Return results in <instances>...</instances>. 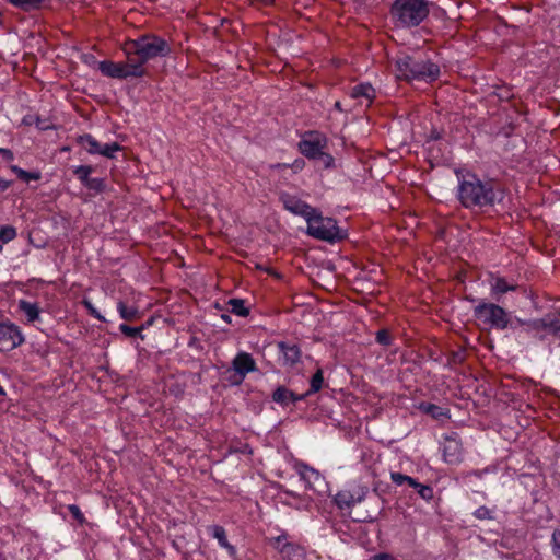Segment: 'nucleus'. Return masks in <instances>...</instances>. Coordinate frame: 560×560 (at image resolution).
I'll list each match as a JSON object with an SVG mask.
<instances>
[{"label":"nucleus","mask_w":560,"mask_h":560,"mask_svg":"<svg viewBox=\"0 0 560 560\" xmlns=\"http://www.w3.org/2000/svg\"><path fill=\"white\" fill-rule=\"evenodd\" d=\"M364 5H373L375 0H359Z\"/></svg>","instance_id":"nucleus-57"},{"label":"nucleus","mask_w":560,"mask_h":560,"mask_svg":"<svg viewBox=\"0 0 560 560\" xmlns=\"http://www.w3.org/2000/svg\"><path fill=\"white\" fill-rule=\"evenodd\" d=\"M121 49L126 58L139 68H144V65L150 60L165 58L172 54L170 43L153 33H145L135 39H127Z\"/></svg>","instance_id":"nucleus-2"},{"label":"nucleus","mask_w":560,"mask_h":560,"mask_svg":"<svg viewBox=\"0 0 560 560\" xmlns=\"http://www.w3.org/2000/svg\"><path fill=\"white\" fill-rule=\"evenodd\" d=\"M454 173L457 178L455 197L464 209L482 214L505 209L509 190L501 180L467 168H456Z\"/></svg>","instance_id":"nucleus-1"},{"label":"nucleus","mask_w":560,"mask_h":560,"mask_svg":"<svg viewBox=\"0 0 560 560\" xmlns=\"http://www.w3.org/2000/svg\"><path fill=\"white\" fill-rule=\"evenodd\" d=\"M474 318L488 329L505 330L510 329L513 322L511 313L498 302H487L480 300L472 308Z\"/></svg>","instance_id":"nucleus-5"},{"label":"nucleus","mask_w":560,"mask_h":560,"mask_svg":"<svg viewBox=\"0 0 560 560\" xmlns=\"http://www.w3.org/2000/svg\"><path fill=\"white\" fill-rule=\"evenodd\" d=\"M369 489L366 487H357L352 490H340L338 491L332 501L339 510L352 509L357 503L362 502Z\"/></svg>","instance_id":"nucleus-14"},{"label":"nucleus","mask_w":560,"mask_h":560,"mask_svg":"<svg viewBox=\"0 0 560 560\" xmlns=\"http://www.w3.org/2000/svg\"><path fill=\"white\" fill-rule=\"evenodd\" d=\"M283 493L294 499L299 498V494L291 490H284Z\"/></svg>","instance_id":"nucleus-55"},{"label":"nucleus","mask_w":560,"mask_h":560,"mask_svg":"<svg viewBox=\"0 0 560 560\" xmlns=\"http://www.w3.org/2000/svg\"><path fill=\"white\" fill-rule=\"evenodd\" d=\"M0 155L8 162L14 159V154L10 149L0 148Z\"/></svg>","instance_id":"nucleus-48"},{"label":"nucleus","mask_w":560,"mask_h":560,"mask_svg":"<svg viewBox=\"0 0 560 560\" xmlns=\"http://www.w3.org/2000/svg\"><path fill=\"white\" fill-rule=\"evenodd\" d=\"M82 305L86 308L90 316H92L101 322H106L105 317L94 307V305L92 304V302L90 300L84 299L82 301Z\"/></svg>","instance_id":"nucleus-45"},{"label":"nucleus","mask_w":560,"mask_h":560,"mask_svg":"<svg viewBox=\"0 0 560 560\" xmlns=\"http://www.w3.org/2000/svg\"><path fill=\"white\" fill-rule=\"evenodd\" d=\"M466 360V350L464 348H458L457 350H453L450 352L447 357V365H459L464 363Z\"/></svg>","instance_id":"nucleus-36"},{"label":"nucleus","mask_w":560,"mask_h":560,"mask_svg":"<svg viewBox=\"0 0 560 560\" xmlns=\"http://www.w3.org/2000/svg\"><path fill=\"white\" fill-rule=\"evenodd\" d=\"M72 172L80 180V183L85 187L90 179V175L94 172V167L92 165H79L75 166Z\"/></svg>","instance_id":"nucleus-33"},{"label":"nucleus","mask_w":560,"mask_h":560,"mask_svg":"<svg viewBox=\"0 0 560 560\" xmlns=\"http://www.w3.org/2000/svg\"><path fill=\"white\" fill-rule=\"evenodd\" d=\"M209 532L212 537L218 540L220 547L224 548L229 556L235 559L237 556L236 548L229 542L224 527L221 525H212L209 527Z\"/></svg>","instance_id":"nucleus-19"},{"label":"nucleus","mask_w":560,"mask_h":560,"mask_svg":"<svg viewBox=\"0 0 560 560\" xmlns=\"http://www.w3.org/2000/svg\"><path fill=\"white\" fill-rule=\"evenodd\" d=\"M5 1L24 12H31V11L39 10L45 0H5Z\"/></svg>","instance_id":"nucleus-30"},{"label":"nucleus","mask_w":560,"mask_h":560,"mask_svg":"<svg viewBox=\"0 0 560 560\" xmlns=\"http://www.w3.org/2000/svg\"><path fill=\"white\" fill-rule=\"evenodd\" d=\"M298 145L306 159L315 160L323 150L327 149L328 138L320 131H306Z\"/></svg>","instance_id":"nucleus-10"},{"label":"nucleus","mask_w":560,"mask_h":560,"mask_svg":"<svg viewBox=\"0 0 560 560\" xmlns=\"http://www.w3.org/2000/svg\"><path fill=\"white\" fill-rule=\"evenodd\" d=\"M314 161H318L325 170L335 167V158L325 150H323Z\"/></svg>","instance_id":"nucleus-42"},{"label":"nucleus","mask_w":560,"mask_h":560,"mask_svg":"<svg viewBox=\"0 0 560 560\" xmlns=\"http://www.w3.org/2000/svg\"><path fill=\"white\" fill-rule=\"evenodd\" d=\"M390 480L396 486H402L404 483H407L409 487L413 488L417 491L421 499L425 500L427 502H430L434 498V490L431 486L422 485L418 482L417 479L410 476L404 475L398 471H392Z\"/></svg>","instance_id":"nucleus-15"},{"label":"nucleus","mask_w":560,"mask_h":560,"mask_svg":"<svg viewBox=\"0 0 560 560\" xmlns=\"http://www.w3.org/2000/svg\"><path fill=\"white\" fill-rule=\"evenodd\" d=\"M305 167V161L301 158L295 159L293 163L290 164V168L294 171V173H298L302 171Z\"/></svg>","instance_id":"nucleus-47"},{"label":"nucleus","mask_w":560,"mask_h":560,"mask_svg":"<svg viewBox=\"0 0 560 560\" xmlns=\"http://www.w3.org/2000/svg\"><path fill=\"white\" fill-rule=\"evenodd\" d=\"M85 188H88L89 190H93L96 194H101V192L105 191V189H106V182L104 178L90 177L89 182L86 183Z\"/></svg>","instance_id":"nucleus-43"},{"label":"nucleus","mask_w":560,"mask_h":560,"mask_svg":"<svg viewBox=\"0 0 560 560\" xmlns=\"http://www.w3.org/2000/svg\"><path fill=\"white\" fill-rule=\"evenodd\" d=\"M372 560H395L394 557L386 552H381L372 557Z\"/></svg>","instance_id":"nucleus-49"},{"label":"nucleus","mask_w":560,"mask_h":560,"mask_svg":"<svg viewBox=\"0 0 560 560\" xmlns=\"http://www.w3.org/2000/svg\"><path fill=\"white\" fill-rule=\"evenodd\" d=\"M514 127L513 125H509V127H504L503 128V133L505 137H510L512 131H513Z\"/></svg>","instance_id":"nucleus-54"},{"label":"nucleus","mask_w":560,"mask_h":560,"mask_svg":"<svg viewBox=\"0 0 560 560\" xmlns=\"http://www.w3.org/2000/svg\"><path fill=\"white\" fill-rule=\"evenodd\" d=\"M396 77L407 82H434L441 74L440 66L419 55L400 54L395 59Z\"/></svg>","instance_id":"nucleus-3"},{"label":"nucleus","mask_w":560,"mask_h":560,"mask_svg":"<svg viewBox=\"0 0 560 560\" xmlns=\"http://www.w3.org/2000/svg\"><path fill=\"white\" fill-rule=\"evenodd\" d=\"M11 185V182L0 178V191L7 190Z\"/></svg>","instance_id":"nucleus-51"},{"label":"nucleus","mask_w":560,"mask_h":560,"mask_svg":"<svg viewBox=\"0 0 560 560\" xmlns=\"http://www.w3.org/2000/svg\"><path fill=\"white\" fill-rule=\"evenodd\" d=\"M444 136V131L438 128H432L427 136L424 147L432 159H439V155L434 153V142L441 140Z\"/></svg>","instance_id":"nucleus-28"},{"label":"nucleus","mask_w":560,"mask_h":560,"mask_svg":"<svg viewBox=\"0 0 560 560\" xmlns=\"http://www.w3.org/2000/svg\"><path fill=\"white\" fill-rule=\"evenodd\" d=\"M75 142L90 154H100L101 143L90 133L78 136Z\"/></svg>","instance_id":"nucleus-24"},{"label":"nucleus","mask_w":560,"mask_h":560,"mask_svg":"<svg viewBox=\"0 0 560 560\" xmlns=\"http://www.w3.org/2000/svg\"><path fill=\"white\" fill-rule=\"evenodd\" d=\"M252 4L254 3H260V4H265V5H269V4H272L275 2V0H248Z\"/></svg>","instance_id":"nucleus-52"},{"label":"nucleus","mask_w":560,"mask_h":560,"mask_svg":"<svg viewBox=\"0 0 560 560\" xmlns=\"http://www.w3.org/2000/svg\"><path fill=\"white\" fill-rule=\"evenodd\" d=\"M334 107H335L337 110H339V112H342V110H343V109H342V107H341V103H340L339 101H337V102L335 103Z\"/></svg>","instance_id":"nucleus-58"},{"label":"nucleus","mask_w":560,"mask_h":560,"mask_svg":"<svg viewBox=\"0 0 560 560\" xmlns=\"http://www.w3.org/2000/svg\"><path fill=\"white\" fill-rule=\"evenodd\" d=\"M542 325L544 323L540 318L522 319L515 316L510 329L518 339L528 340L535 343L546 340Z\"/></svg>","instance_id":"nucleus-9"},{"label":"nucleus","mask_w":560,"mask_h":560,"mask_svg":"<svg viewBox=\"0 0 560 560\" xmlns=\"http://www.w3.org/2000/svg\"><path fill=\"white\" fill-rule=\"evenodd\" d=\"M11 171L14 172L20 179L26 183L30 180H38L42 177L39 172H27L16 165H12Z\"/></svg>","instance_id":"nucleus-35"},{"label":"nucleus","mask_w":560,"mask_h":560,"mask_svg":"<svg viewBox=\"0 0 560 560\" xmlns=\"http://www.w3.org/2000/svg\"><path fill=\"white\" fill-rule=\"evenodd\" d=\"M443 458L447 464H458L463 460V445L457 432L444 438Z\"/></svg>","instance_id":"nucleus-16"},{"label":"nucleus","mask_w":560,"mask_h":560,"mask_svg":"<svg viewBox=\"0 0 560 560\" xmlns=\"http://www.w3.org/2000/svg\"><path fill=\"white\" fill-rule=\"evenodd\" d=\"M221 318L228 323V324H231V316L229 314H222L221 315Z\"/></svg>","instance_id":"nucleus-56"},{"label":"nucleus","mask_w":560,"mask_h":560,"mask_svg":"<svg viewBox=\"0 0 560 560\" xmlns=\"http://www.w3.org/2000/svg\"><path fill=\"white\" fill-rule=\"evenodd\" d=\"M117 311L120 318L126 322H133L142 317V312L133 305H128L124 300H118Z\"/></svg>","instance_id":"nucleus-23"},{"label":"nucleus","mask_w":560,"mask_h":560,"mask_svg":"<svg viewBox=\"0 0 560 560\" xmlns=\"http://www.w3.org/2000/svg\"><path fill=\"white\" fill-rule=\"evenodd\" d=\"M2 252V244H0V253Z\"/></svg>","instance_id":"nucleus-62"},{"label":"nucleus","mask_w":560,"mask_h":560,"mask_svg":"<svg viewBox=\"0 0 560 560\" xmlns=\"http://www.w3.org/2000/svg\"><path fill=\"white\" fill-rule=\"evenodd\" d=\"M472 515L480 521L494 520V509L481 505L474 511Z\"/></svg>","instance_id":"nucleus-41"},{"label":"nucleus","mask_w":560,"mask_h":560,"mask_svg":"<svg viewBox=\"0 0 560 560\" xmlns=\"http://www.w3.org/2000/svg\"><path fill=\"white\" fill-rule=\"evenodd\" d=\"M278 349V363L282 368H294L301 362L302 350L296 342L280 340L276 342Z\"/></svg>","instance_id":"nucleus-13"},{"label":"nucleus","mask_w":560,"mask_h":560,"mask_svg":"<svg viewBox=\"0 0 560 560\" xmlns=\"http://www.w3.org/2000/svg\"><path fill=\"white\" fill-rule=\"evenodd\" d=\"M299 474L302 480H304L310 488L313 487L315 481L320 479V474L315 468L308 466L307 464H301L299 466Z\"/></svg>","instance_id":"nucleus-27"},{"label":"nucleus","mask_w":560,"mask_h":560,"mask_svg":"<svg viewBox=\"0 0 560 560\" xmlns=\"http://www.w3.org/2000/svg\"><path fill=\"white\" fill-rule=\"evenodd\" d=\"M23 124L26 126L35 125L39 130H48L51 129L52 126L49 124L47 119H43L37 115H27L23 118Z\"/></svg>","instance_id":"nucleus-32"},{"label":"nucleus","mask_w":560,"mask_h":560,"mask_svg":"<svg viewBox=\"0 0 560 560\" xmlns=\"http://www.w3.org/2000/svg\"><path fill=\"white\" fill-rule=\"evenodd\" d=\"M305 555L304 547L292 541L290 544H285L280 550L282 560H304Z\"/></svg>","instance_id":"nucleus-21"},{"label":"nucleus","mask_w":560,"mask_h":560,"mask_svg":"<svg viewBox=\"0 0 560 560\" xmlns=\"http://www.w3.org/2000/svg\"><path fill=\"white\" fill-rule=\"evenodd\" d=\"M289 537H290L289 534L285 530L281 529L280 534L278 536L268 538V544L280 553L281 548L285 544L291 542L288 540Z\"/></svg>","instance_id":"nucleus-34"},{"label":"nucleus","mask_w":560,"mask_h":560,"mask_svg":"<svg viewBox=\"0 0 560 560\" xmlns=\"http://www.w3.org/2000/svg\"><path fill=\"white\" fill-rule=\"evenodd\" d=\"M98 70L103 75L112 79L126 80L128 78H142L147 75L145 68H139L135 62L126 58V62L102 60L98 62Z\"/></svg>","instance_id":"nucleus-8"},{"label":"nucleus","mask_w":560,"mask_h":560,"mask_svg":"<svg viewBox=\"0 0 560 560\" xmlns=\"http://www.w3.org/2000/svg\"><path fill=\"white\" fill-rule=\"evenodd\" d=\"M323 385H324L323 370L318 369L311 377L308 390L306 393H304L303 395H306V397H308L310 395L319 392L323 388Z\"/></svg>","instance_id":"nucleus-31"},{"label":"nucleus","mask_w":560,"mask_h":560,"mask_svg":"<svg viewBox=\"0 0 560 560\" xmlns=\"http://www.w3.org/2000/svg\"><path fill=\"white\" fill-rule=\"evenodd\" d=\"M306 222L307 234L317 240L335 243L348 236L347 230L339 228L335 219L323 217L317 209H315V213L306 218Z\"/></svg>","instance_id":"nucleus-6"},{"label":"nucleus","mask_w":560,"mask_h":560,"mask_svg":"<svg viewBox=\"0 0 560 560\" xmlns=\"http://www.w3.org/2000/svg\"><path fill=\"white\" fill-rule=\"evenodd\" d=\"M465 300L469 301V302H476L477 300L474 298V296H466Z\"/></svg>","instance_id":"nucleus-60"},{"label":"nucleus","mask_w":560,"mask_h":560,"mask_svg":"<svg viewBox=\"0 0 560 560\" xmlns=\"http://www.w3.org/2000/svg\"><path fill=\"white\" fill-rule=\"evenodd\" d=\"M375 340L378 345L389 347L393 343L390 331L386 328L380 329L375 334Z\"/></svg>","instance_id":"nucleus-40"},{"label":"nucleus","mask_w":560,"mask_h":560,"mask_svg":"<svg viewBox=\"0 0 560 560\" xmlns=\"http://www.w3.org/2000/svg\"><path fill=\"white\" fill-rule=\"evenodd\" d=\"M389 13L397 26L416 27L429 15L427 0H395Z\"/></svg>","instance_id":"nucleus-4"},{"label":"nucleus","mask_w":560,"mask_h":560,"mask_svg":"<svg viewBox=\"0 0 560 560\" xmlns=\"http://www.w3.org/2000/svg\"><path fill=\"white\" fill-rule=\"evenodd\" d=\"M375 95V89L370 83H359L350 90V96L352 98H364L368 101V105L373 102Z\"/></svg>","instance_id":"nucleus-22"},{"label":"nucleus","mask_w":560,"mask_h":560,"mask_svg":"<svg viewBox=\"0 0 560 560\" xmlns=\"http://www.w3.org/2000/svg\"><path fill=\"white\" fill-rule=\"evenodd\" d=\"M544 323V335L547 338L548 335H552L560 339V310L556 313H548L540 318Z\"/></svg>","instance_id":"nucleus-20"},{"label":"nucleus","mask_w":560,"mask_h":560,"mask_svg":"<svg viewBox=\"0 0 560 560\" xmlns=\"http://www.w3.org/2000/svg\"><path fill=\"white\" fill-rule=\"evenodd\" d=\"M153 317L149 318L145 323H143L142 325L138 326L139 328H142V331L147 328H149L152 324H153Z\"/></svg>","instance_id":"nucleus-53"},{"label":"nucleus","mask_w":560,"mask_h":560,"mask_svg":"<svg viewBox=\"0 0 560 560\" xmlns=\"http://www.w3.org/2000/svg\"><path fill=\"white\" fill-rule=\"evenodd\" d=\"M280 200L282 201L285 210L290 211L293 214L301 215L305 220L306 218H310L313 213H315V208L290 194H282Z\"/></svg>","instance_id":"nucleus-17"},{"label":"nucleus","mask_w":560,"mask_h":560,"mask_svg":"<svg viewBox=\"0 0 560 560\" xmlns=\"http://www.w3.org/2000/svg\"><path fill=\"white\" fill-rule=\"evenodd\" d=\"M270 168L272 170H284V168H290V164L289 163H277V164H272L270 166Z\"/></svg>","instance_id":"nucleus-50"},{"label":"nucleus","mask_w":560,"mask_h":560,"mask_svg":"<svg viewBox=\"0 0 560 560\" xmlns=\"http://www.w3.org/2000/svg\"><path fill=\"white\" fill-rule=\"evenodd\" d=\"M471 474L478 478H481V476H482V471H480V470H474Z\"/></svg>","instance_id":"nucleus-59"},{"label":"nucleus","mask_w":560,"mask_h":560,"mask_svg":"<svg viewBox=\"0 0 560 560\" xmlns=\"http://www.w3.org/2000/svg\"><path fill=\"white\" fill-rule=\"evenodd\" d=\"M19 310L25 314L27 320L31 323H34L39 319L40 308L37 303H33L26 300H20Z\"/></svg>","instance_id":"nucleus-25"},{"label":"nucleus","mask_w":560,"mask_h":560,"mask_svg":"<svg viewBox=\"0 0 560 560\" xmlns=\"http://www.w3.org/2000/svg\"><path fill=\"white\" fill-rule=\"evenodd\" d=\"M121 150L122 147L118 142L106 143L104 145L101 144L100 155H103L108 159H114L115 153Z\"/></svg>","instance_id":"nucleus-38"},{"label":"nucleus","mask_w":560,"mask_h":560,"mask_svg":"<svg viewBox=\"0 0 560 560\" xmlns=\"http://www.w3.org/2000/svg\"><path fill=\"white\" fill-rule=\"evenodd\" d=\"M245 303L246 302L243 299L232 298L228 301L226 304L229 305V311L232 314L241 317H247L250 313V310L245 305Z\"/></svg>","instance_id":"nucleus-29"},{"label":"nucleus","mask_w":560,"mask_h":560,"mask_svg":"<svg viewBox=\"0 0 560 560\" xmlns=\"http://www.w3.org/2000/svg\"><path fill=\"white\" fill-rule=\"evenodd\" d=\"M18 236L16 229L12 225H2L0 228V244H7Z\"/></svg>","instance_id":"nucleus-37"},{"label":"nucleus","mask_w":560,"mask_h":560,"mask_svg":"<svg viewBox=\"0 0 560 560\" xmlns=\"http://www.w3.org/2000/svg\"><path fill=\"white\" fill-rule=\"evenodd\" d=\"M24 342L21 329L9 320L0 322V352L11 351Z\"/></svg>","instance_id":"nucleus-11"},{"label":"nucleus","mask_w":560,"mask_h":560,"mask_svg":"<svg viewBox=\"0 0 560 560\" xmlns=\"http://www.w3.org/2000/svg\"><path fill=\"white\" fill-rule=\"evenodd\" d=\"M5 395V392L3 389V387L0 385V396H4Z\"/></svg>","instance_id":"nucleus-61"},{"label":"nucleus","mask_w":560,"mask_h":560,"mask_svg":"<svg viewBox=\"0 0 560 560\" xmlns=\"http://www.w3.org/2000/svg\"><path fill=\"white\" fill-rule=\"evenodd\" d=\"M419 409L436 420L448 418V411L446 409L432 402H421Z\"/></svg>","instance_id":"nucleus-26"},{"label":"nucleus","mask_w":560,"mask_h":560,"mask_svg":"<svg viewBox=\"0 0 560 560\" xmlns=\"http://www.w3.org/2000/svg\"><path fill=\"white\" fill-rule=\"evenodd\" d=\"M305 398L306 395L296 394L284 385H278L271 394L272 401L282 408L295 405L298 401H302Z\"/></svg>","instance_id":"nucleus-18"},{"label":"nucleus","mask_w":560,"mask_h":560,"mask_svg":"<svg viewBox=\"0 0 560 560\" xmlns=\"http://www.w3.org/2000/svg\"><path fill=\"white\" fill-rule=\"evenodd\" d=\"M550 545L553 556L560 560V528L552 532Z\"/></svg>","instance_id":"nucleus-44"},{"label":"nucleus","mask_w":560,"mask_h":560,"mask_svg":"<svg viewBox=\"0 0 560 560\" xmlns=\"http://www.w3.org/2000/svg\"><path fill=\"white\" fill-rule=\"evenodd\" d=\"M232 368L235 371V374L230 378V383L234 386L241 385L248 373L256 372L258 370L252 354L244 351L238 352L234 357Z\"/></svg>","instance_id":"nucleus-12"},{"label":"nucleus","mask_w":560,"mask_h":560,"mask_svg":"<svg viewBox=\"0 0 560 560\" xmlns=\"http://www.w3.org/2000/svg\"><path fill=\"white\" fill-rule=\"evenodd\" d=\"M487 280L490 287V295L498 303L503 304L504 295L510 292L517 293L523 296L528 295L527 288L525 285L517 283L513 278L508 279L499 272H489Z\"/></svg>","instance_id":"nucleus-7"},{"label":"nucleus","mask_w":560,"mask_h":560,"mask_svg":"<svg viewBox=\"0 0 560 560\" xmlns=\"http://www.w3.org/2000/svg\"><path fill=\"white\" fill-rule=\"evenodd\" d=\"M68 511L71 514V516L79 523L84 524L86 522L83 513L81 512L80 508L77 504H69Z\"/></svg>","instance_id":"nucleus-46"},{"label":"nucleus","mask_w":560,"mask_h":560,"mask_svg":"<svg viewBox=\"0 0 560 560\" xmlns=\"http://www.w3.org/2000/svg\"><path fill=\"white\" fill-rule=\"evenodd\" d=\"M119 330L121 331V334L129 338H144V336L142 335V328L139 327H132L127 324H120Z\"/></svg>","instance_id":"nucleus-39"}]
</instances>
